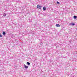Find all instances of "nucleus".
I'll return each instance as SVG.
<instances>
[{
  "instance_id": "nucleus-1",
  "label": "nucleus",
  "mask_w": 77,
  "mask_h": 77,
  "mask_svg": "<svg viewBox=\"0 0 77 77\" xmlns=\"http://www.w3.org/2000/svg\"><path fill=\"white\" fill-rule=\"evenodd\" d=\"M37 8L38 9H41V8H42V6L39 5H38Z\"/></svg>"
},
{
  "instance_id": "nucleus-2",
  "label": "nucleus",
  "mask_w": 77,
  "mask_h": 77,
  "mask_svg": "<svg viewBox=\"0 0 77 77\" xmlns=\"http://www.w3.org/2000/svg\"><path fill=\"white\" fill-rule=\"evenodd\" d=\"M24 67H25V68H26V69H27V68H29V66H27L26 65H25V64H24Z\"/></svg>"
},
{
  "instance_id": "nucleus-3",
  "label": "nucleus",
  "mask_w": 77,
  "mask_h": 77,
  "mask_svg": "<svg viewBox=\"0 0 77 77\" xmlns=\"http://www.w3.org/2000/svg\"><path fill=\"white\" fill-rule=\"evenodd\" d=\"M56 27H60V25L59 24H56Z\"/></svg>"
},
{
  "instance_id": "nucleus-4",
  "label": "nucleus",
  "mask_w": 77,
  "mask_h": 77,
  "mask_svg": "<svg viewBox=\"0 0 77 77\" xmlns=\"http://www.w3.org/2000/svg\"><path fill=\"white\" fill-rule=\"evenodd\" d=\"M46 7H44L43 8V10H44V11H45V10H46Z\"/></svg>"
},
{
  "instance_id": "nucleus-5",
  "label": "nucleus",
  "mask_w": 77,
  "mask_h": 77,
  "mask_svg": "<svg viewBox=\"0 0 77 77\" xmlns=\"http://www.w3.org/2000/svg\"><path fill=\"white\" fill-rule=\"evenodd\" d=\"M28 65H30V63L29 62H27L26 63Z\"/></svg>"
},
{
  "instance_id": "nucleus-6",
  "label": "nucleus",
  "mask_w": 77,
  "mask_h": 77,
  "mask_svg": "<svg viewBox=\"0 0 77 77\" xmlns=\"http://www.w3.org/2000/svg\"><path fill=\"white\" fill-rule=\"evenodd\" d=\"M70 25L71 26H74L75 25V24H74V23H71Z\"/></svg>"
},
{
  "instance_id": "nucleus-7",
  "label": "nucleus",
  "mask_w": 77,
  "mask_h": 77,
  "mask_svg": "<svg viewBox=\"0 0 77 77\" xmlns=\"http://www.w3.org/2000/svg\"><path fill=\"white\" fill-rule=\"evenodd\" d=\"M3 35H6V32H3Z\"/></svg>"
},
{
  "instance_id": "nucleus-8",
  "label": "nucleus",
  "mask_w": 77,
  "mask_h": 77,
  "mask_svg": "<svg viewBox=\"0 0 77 77\" xmlns=\"http://www.w3.org/2000/svg\"><path fill=\"white\" fill-rule=\"evenodd\" d=\"M73 18H74V19H76V18H77V16H74L73 17Z\"/></svg>"
},
{
  "instance_id": "nucleus-9",
  "label": "nucleus",
  "mask_w": 77,
  "mask_h": 77,
  "mask_svg": "<svg viewBox=\"0 0 77 77\" xmlns=\"http://www.w3.org/2000/svg\"><path fill=\"white\" fill-rule=\"evenodd\" d=\"M6 15V14H4L3 15V16H4V17H5Z\"/></svg>"
},
{
  "instance_id": "nucleus-10",
  "label": "nucleus",
  "mask_w": 77,
  "mask_h": 77,
  "mask_svg": "<svg viewBox=\"0 0 77 77\" xmlns=\"http://www.w3.org/2000/svg\"><path fill=\"white\" fill-rule=\"evenodd\" d=\"M2 36H2V35L0 34V38H1V37H2Z\"/></svg>"
},
{
  "instance_id": "nucleus-11",
  "label": "nucleus",
  "mask_w": 77,
  "mask_h": 77,
  "mask_svg": "<svg viewBox=\"0 0 77 77\" xmlns=\"http://www.w3.org/2000/svg\"><path fill=\"white\" fill-rule=\"evenodd\" d=\"M57 4H59V2H57Z\"/></svg>"
}]
</instances>
